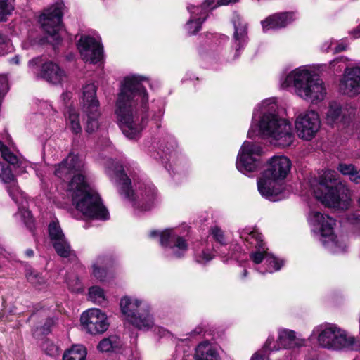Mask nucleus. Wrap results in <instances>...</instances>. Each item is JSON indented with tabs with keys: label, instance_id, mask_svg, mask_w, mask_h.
<instances>
[{
	"label": "nucleus",
	"instance_id": "nucleus-1",
	"mask_svg": "<svg viewBox=\"0 0 360 360\" xmlns=\"http://www.w3.org/2000/svg\"><path fill=\"white\" fill-rule=\"evenodd\" d=\"M141 77H126L120 86L116 101L115 113L124 134L129 139H136L145 125V117L139 116L138 106L143 114L147 110L148 96L141 82Z\"/></svg>",
	"mask_w": 360,
	"mask_h": 360
},
{
	"label": "nucleus",
	"instance_id": "nucleus-2",
	"mask_svg": "<svg viewBox=\"0 0 360 360\" xmlns=\"http://www.w3.org/2000/svg\"><path fill=\"white\" fill-rule=\"evenodd\" d=\"M260 115L257 127L258 134L271 144L279 147L290 146L295 139L290 122L278 113L275 98L264 100L259 105Z\"/></svg>",
	"mask_w": 360,
	"mask_h": 360
},
{
	"label": "nucleus",
	"instance_id": "nucleus-3",
	"mask_svg": "<svg viewBox=\"0 0 360 360\" xmlns=\"http://www.w3.org/2000/svg\"><path fill=\"white\" fill-rule=\"evenodd\" d=\"M281 86L283 89L293 86L298 97L313 105L324 101L328 93L325 82L305 67L291 71L281 82Z\"/></svg>",
	"mask_w": 360,
	"mask_h": 360
},
{
	"label": "nucleus",
	"instance_id": "nucleus-4",
	"mask_svg": "<svg viewBox=\"0 0 360 360\" xmlns=\"http://www.w3.org/2000/svg\"><path fill=\"white\" fill-rule=\"evenodd\" d=\"M291 166V162L286 156L272 157L269 161L267 169L257 180L260 194L271 201L285 198L283 180L290 172Z\"/></svg>",
	"mask_w": 360,
	"mask_h": 360
},
{
	"label": "nucleus",
	"instance_id": "nucleus-5",
	"mask_svg": "<svg viewBox=\"0 0 360 360\" xmlns=\"http://www.w3.org/2000/svg\"><path fill=\"white\" fill-rule=\"evenodd\" d=\"M68 191L76 209L86 217L105 220L109 213L103 206L96 191L91 188L82 176H76L70 182Z\"/></svg>",
	"mask_w": 360,
	"mask_h": 360
},
{
	"label": "nucleus",
	"instance_id": "nucleus-6",
	"mask_svg": "<svg viewBox=\"0 0 360 360\" xmlns=\"http://www.w3.org/2000/svg\"><path fill=\"white\" fill-rule=\"evenodd\" d=\"M311 183L315 197L323 205L330 207L346 209L349 204L348 189L340 182L333 170H326Z\"/></svg>",
	"mask_w": 360,
	"mask_h": 360
},
{
	"label": "nucleus",
	"instance_id": "nucleus-7",
	"mask_svg": "<svg viewBox=\"0 0 360 360\" xmlns=\"http://www.w3.org/2000/svg\"><path fill=\"white\" fill-rule=\"evenodd\" d=\"M105 167L108 176L120 185V193L134 202L136 208L148 210L152 207L156 195L155 188L153 185L141 184L134 193V191L130 189L131 181L124 173L121 165L110 159L106 161Z\"/></svg>",
	"mask_w": 360,
	"mask_h": 360
},
{
	"label": "nucleus",
	"instance_id": "nucleus-8",
	"mask_svg": "<svg viewBox=\"0 0 360 360\" xmlns=\"http://www.w3.org/2000/svg\"><path fill=\"white\" fill-rule=\"evenodd\" d=\"M120 305L126 320L139 330L147 331L153 329L162 336L167 333L163 328L155 325L150 307L146 302L124 297L120 300Z\"/></svg>",
	"mask_w": 360,
	"mask_h": 360
},
{
	"label": "nucleus",
	"instance_id": "nucleus-9",
	"mask_svg": "<svg viewBox=\"0 0 360 360\" xmlns=\"http://www.w3.org/2000/svg\"><path fill=\"white\" fill-rule=\"evenodd\" d=\"M311 336L316 339L319 346L328 349H352L356 343L352 335L329 323L316 326Z\"/></svg>",
	"mask_w": 360,
	"mask_h": 360
},
{
	"label": "nucleus",
	"instance_id": "nucleus-10",
	"mask_svg": "<svg viewBox=\"0 0 360 360\" xmlns=\"http://www.w3.org/2000/svg\"><path fill=\"white\" fill-rule=\"evenodd\" d=\"M308 221L314 232L320 235V241L323 246L333 253H340L345 250L346 244L337 239L333 233L335 220L319 210H311L308 216Z\"/></svg>",
	"mask_w": 360,
	"mask_h": 360
},
{
	"label": "nucleus",
	"instance_id": "nucleus-11",
	"mask_svg": "<svg viewBox=\"0 0 360 360\" xmlns=\"http://www.w3.org/2000/svg\"><path fill=\"white\" fill-rule=\"evenodd\" d=\"M63 4L56 2L45 9L39 17V22L46 33V40L53 46L59 44L62 38V17Z\"/></svg>",
	"mask_w": 360,
	"mask_h": 360
},
{
	"label": "nucleus",
	"instance_id": "nucleus-12",
	"mask_svg": "<svg viewBox=\"0 0 360 360\" xmlns=\"http://www.w3.org/2000/svg\"><path fill=\"white\" fill-rule=\"evenodd\" d=\"M295 127L299 138L309 141L321 127V120L317 112L307 110L300 112L295 119Z\"/></svg>",
	"mask_w": 360,
	"mask_h": 360
},
{
	"label": "nucleus",
	"instance_id": "nucleus-13",
	"mask_svg": "<svg viewBox=\"0 0 360 360\" xmlns=\"http://www.w3.org/2000/svg\"><path fill=\"white\" fill-rule=\"evenodd\" d=\"M262 148L254 143L245 141L242 145L236 160V167L242 173L255 171L259 165V157Z\"/></svg>",
	"mask_w": 360,
	"mask_h": 360
},
{
	"label": "nucleus",
	"instance_id": "nucleus-14",
	"mask_svg": "<svg viewBox=\"0 0 360 360\" xmlns=\"http://www.w3.org/2000/svg\"><path fill=\"white\" fill-rule=\"evenodd\" d=\"M84 162L78 155L70 153L68 156L60 164L56 165L55 175L65 180L71 179L70 182L76 176H82L85 181Z\"/></svg>",
	"mask_w": 360,
	"mask_h": 360
},
{
	"label": "nucleus",
	"instance_id": "nucleus-15",
	"mask_svg": "<svg viewBox=\"0 0 360 360\" xmlns=\"http://www.w3.org/2000/svg\"><path fill=\"white\" fill-rule=\"evenodd\" d=\"M80 321L84 329L91 334L102 333L109 326L107 316L99 309L93 308L83 312Z\"/></svg>",
	"mask_w": 360,
	"mask_h": 360
},
{
	"label": "nucleus",
	"instance_id": "nucleus-16",
	"mask_svg": "<svg viewBox=\"0 0 360 360\" xmlns=\"http://www.w3.org/2000/svg\"><path fill=\"white\" fill-rule=\"evenodd\" d=\"M150 236L151 238L160 236V245L170 248L176 257L184 256L188 250V244L186 240L179 236L176 231L172 229H166L160 233L153 231L150 233Z\"/></svg>",
	"mask_w": 360,
	"mask_h": 360
},
{
	"label": "nucleus",
	"instance_id": "nucleus-17",
	"mask_svg": "<svg viewBox=\"0 0 360 360\" xmlns=\"http://www.w3.org/2000/svg\"><path fill=\"white\" fill-rule=\"evenodd\" d=\"M42 61L41 57L33 58L29 61V67L34 68L41 65L40 77L49 83L59 84L66 80V73L58 65L51 61L42 63Z\"/></svg>",
	"mask_w": 360,
	"mask_h": 360
},
{
	"label": "nucleus",
	"instance_id": "nucleus-18",
	"mask_svg": "<svg viewBox=\"0 0 360 360\" xmlns=\"http://www.w3.org/2000/svg\"><path fill=\"white\" fill-rule=\"evenodd\" d=\"M339 90L349 96L360 94V65L345 69L340 80Z\"/></svg>",
	"mask_w": 360,
	"mask_h": 360
},
{
	"label": "nucleus",
	"instance_id": "nucleus-19",
	"mask_svg": "<svg viewBox=\"0 0 360 360\" xmlns=\"http://www.w3.org/2000/svg\"><path fill=\"white\" fill-rule=\"evenodd\" d=\"M77 46L82 58L85 62L95 64L101 60L103 48L95 39L88 36H82Z\"/></svg>",
	"mask_w": 360,
	"mask_h": 360
},
{
	"label": "nucleus",
	"instance_id": "nucleus-20",
	"mask_svg": "<svg viewBox=\"0 0 360 360\" xmlns=\"http://www.w3.org/2000/svg\"><path fill=\"white\" fill-rule=\"evenodd\" d=\"M273 343H271V348L274 351L278 350L281 348L293 349L305 346L306 340L300 336H297L295 331L283 329L278 332V340L274 342L272 338H270Z\"/></svg>",
	"mask_w": 360,
	"mask_h": 360
},
{
	"label": "nucleus",
	"instance_id": "nucleus-21",
	"mask_svg": "<svg viewBox=\"0 0 360 360\" xmlns=\"http://www.w3.org/2000/svg\"><path fill=\"white\" fill-rule=\"evenodd\" d=\"M187 8L191 13V18L187 22L186 28L190 34H194L200 30L201 25L206 18V11L201 8L200 13L198 12L200 8L193 5L188 6Z\"/></svg>",
	"mask_w": 360,
	"mask_h": 360
},
{
	"label": "nucleus",
	"instance_id": "nucleus-22",
	"mask_svg": "<svg viewBox=\"0 0 360 360\" xmlns=\"http://www.w3.org/2000/svg\"><path fill=\"white\" fill-rule=\"evenodd\" d=\"M293 20L292 13H282L269 16L262 23L264 31L285 27Z\"/></svg>",
	"mask_w": 360,
	"mask_h": 360
},
{
	"label": "nucleus",
	"instance_id": "nucleus-23",
	"mask_svg": "<svg viewBox=\"0 0 360 360\" xmlns=\"http://www.w3.org/2000/svg\"><path fill=\"white\" fill-rule=\"evenodd\" d=\"M195 360H220L217 348L208 341L200 342L195 348Z\"/></svg>",
	"mask_w": 360,
	"mask_h": 360
},
{
	"label": "nucleus",
	"instance_id": "nucleus-24",
	"mask_svg": "<svg viewBox=\"0 0 360 360\" xmlns=\"http://www.w3.org/2000/svg\"><path fill=\"white\" fill-rule=\"evenodd\" d=\"M96 87L93 83H88L82 89V110L93 109V105L99 108L96 97Z\"/></svg>",
	"mask_w": 360,
	"mask_h": 360
},
{
	"label": "nucleus",
	"instance_id": "nucleus-25",
	"mask_svg": "<svg viewBox=\"0 0 360 360\" xmlns=\"http://www.w3.org/2000/svg\"><path fill=\"white\" fill-rule=\"evenodd\" d=\"M0 179L4 183L10 184L7 188L8 192L13 200L18 202V198H15L14 192H18L19 188L16 184L15 176L10 167L3 163H0Z\"/></svg>",
	"mask_w": 360,
	"mask_h": 360
},
{
	"label": "nucleus",
	"instance_id": "nucleus-26",
	"mask_svg": "<svg viewBox=\"0 0 360 360\" xmlns=\"http://www.w3.org/2000/svg\"><path fill=\"white\" fill-rule=\"evenodd\" d=\"M14 195L18 198V202L16 200L14 201L21 205V207H19V211L16 216L20 217L28 229H32L34 226V221L31 212L25 207V204L27 203V200L24 198L23 193L18 189V192H14Z\"/></svg>",
	"mask_w": 360,
	"mask_h": 360
},
{
	"label": "nucleus",
	"instance_id": "nucleus-27",
	"mask_svg": "<svg viewBox=\"0 0 360 360\" xmlns=\"http://www.w3.org/2000/svg\"><path fill=\"white\" fill-rule=\"evenodd\" d=\"M86 116L85 130L87 133L91 134L96 131L99 127V117L101 115L99 108H96L93 105V109L82 110Z\"/></svg>",
	"mask_w": 360,
	"mask_h": 360
},
{
	"label": "nucleus",
	"instance_id": "nucleus-28",
	"mask_svg": "<svg viewBox=\"0 0 360 360\" xmlns=\"http://www.w3.org/2000/svg\"><path fill=\"white\" fill-rule=\"evenodd\" d=\"M342 114V117L341 118V120L343 122L344 124L352 120V117L354 116V113L353 112V110H352L351 112H349L348 117H347L345 112L342 110V108L338 103H331L330 104L329 109L327 112V120L330 124L338 122Z\"/></svg>",
	"mask_w": 360,
	"mask_h": 360
},
{
	"label": "nucleus",
	"instance_id": "nucleus-29",
	"mask_svg": "<svg viewBox=\"0 0 360 360\" xmlns=\"http://www.w3.org/2000/svg\"><path fill=\"white\" fill-rule=\"evenodd\" d=\"M66 127L73 134H79L82 132L79 115L75 108H69L65 115Z\"/></svg>",
	"mask_w": 360,
	"mask_h": 360
},
{
	"label": "nucleus",
	"instance_id": "nucleus-30",
	"mask_svg": "<svg viewBox=\"0 0 360 360\" xmlns=\"http://www.w3.org/2000/svg\"><path fill=\"white\" fill-rule=\"evenodd\" d=\"M235 33L234 40L236 53L243 46L246 42L247 26L245 23L234 22Z\"/></svg>",
	"mask_w": 360,
	"mask_h": 360
},
{
	"label": "nucleus",
	"instance_id": "nucleus-31",
	"mask_svg": "<svg viewBox=\"0 0 360 360\" xmlns=\"http://www.w3.org/2000/svg\"><path fill=\"white\" fill-rule=\"evenodd\" d=\"M86 351L84 346L78 345L67 350L63 354V360H85Z\"/></svg>",
	"mask_w": 360,
	"mask_h": 360
},
{
	"label": "nucleus",
	"instance_id": "nucleus-32",
	"mask_svg": "<svg viewBox=\"0 0 360 360\" xmlns=\"http://www.w3.org/2000/svg\"><path fill=\"white\" fill-rule=\"evenodd\" d=\"M240 238L248 242L250 244L257 247H262V244L264 243L262 240V236L257 230H250L245 229L240 232Z\"/></svg>",
	"mask_w": 360,
	"mask_h": 360
},
{
	"label": "nucleus",
	"instance_id": "nucleus-33",
	"mask_svg": "<svg viewBox=\"0 0 360 360\" xmlns=\"http://www.w3.org/2000/svg\"><path fill=\"white\" fill-rule=\"evenodd\" d=\"M52 245L57 254L62 257H68L72 252L71 246L65 237L53 240Z\"/></svg>",
	"mask_w": 360,
	"mask_h": 360
},
{
	"label": "nucleus",
	"instance_id": "nucleus-34",
	"mask_svg": "<svg viewBox=\"0 0 360 360\" xmlns=\"http://www.w3.org/2000/svg\"><path fill=\"white\" fill-rule=\"evenodd\" d=\"M120 346V340L117 336L113 335L103 339L98 345V349L103 352H108L118 348Z\"/></svg>",
	"mask_w": 360,
	"mask_h": 360
},
{
	"label": "nucleus",
	"instance_id": "nucleus-35",
	"mask_svg": "<svg viewBox=\"0 0 360 360\" xmlns=\"http://www.w3.org/2000/svg\"><path fill=\"white\" fill-rule=\"evenodd\" d=\"M271 343H273L272 340L268 338L262 348L256 352L250 360H270L269 354L271 352L274 351V348H271Z\"/></svg>",
	"mask_w": 360,
	"mask_h": 360
},
{
	"label": "nucleus",
	"instance_id": "nucleus-36",
	"mask_svg": "<svg viewBox=\"0 0 360 360\" xmlns=\"http://www.w3.org/2000/svg\"><path fill=\"white\" fill-rule=\"evenodd\" d=\"M89 297L92 302L98 304L105 300L104 291L98 286H93L89 289Z\"/></svg>",
	"mask_w": 360,
	"mask_h": 360
},
{
	"label": "nucleus",
	"instance_id": "nucleus-37",
	"mask_svg": "<svg viewBox=\"0 0 360 360\" xmlns=\"http://www.w3.org/2000/svg\"><path fill=\"white\" fill-rule=\"evenodd\" d=\"M0 153L4 160L9 164L15 165L18 163V157L12 153L10 149L0 141Z\"/></svg>",
	"mask_w": 360,
	"mask_h": 360
},
{
	"label": "nucleus",
	"instance_id": "nucleus-38",
	"mask_svg": "<svg viewBox=\"0 0 360 360\" xmlns=\"http://www.w3.org/2000/svg\"><path fill=\"white\" fill-rule=\"evenodd\" d=\"M265 264L267 265L266 271L272 273L278 271L283 266V262L269 253L266 255Z\"/></svg>",
	"mask_w": 360,
	"mask_h": 360
},
{
	"label": "nucleus",
	"instance_id": "nucleus-39",
	"mask_svg": "<svg viewBox=\"0 0 360 360\" xmlns=\"http://www.w3.org/2000/svg\"><path fill=\"white\" fill-rule=\"evenodd\" d=\"M26 277L27 281L35 286H40L46 283V279L39 272L32 269L27 271Z\"/></svg>",
	"mask_w": 360,
	"mask_h": 360
},
{
	"label": "nucleus",
	"instance_id": "nucleus-40",
	"mask_svg": "<svg viewBox=\"0 0 360 360\" xmlns=\"http://www.w3.org/2000/svg\"><path fill=\"white\" fill-rule=\"evenodd\" d=\"M255 248L257 250L250 254V259L257 264H260L262 261L265 262L266 255L269 254L265 248V244H262V247L257 245V247Z\"/></svg>",
	"mask_w": 360,
	"mask_h": 360
},
{
	"label": "nucleus",
	"instance_id": "nucleus-41",
	"mask_svg": "<svg viewBox=\"0 0 360 360\" xmlns=\"http://www.w3.org/2000/svg\"><path fill=\"white\" fill-rule=\"evenodd\" d=\"M49 232L51 241L65 237L58 221H53L49 226Z\"/></svg>",
	"mask_w": 360,
	"mask_h": 360
},
{
	"label": "nucleus",
	"instance_id": "nucleus-42",
	"mask_svg": "<svg viewBox=\"0 0 360 360\" xmlns=\"http://www.w3.org/2000/svg\"><path fill=\"white\" fill-rule=\"evenodd\" d=\"M13 10L12 0H0V21L6 20Z\"/></svg>",
	"mask_w": 360,
	"mask_h": 360
},
{
	"label": "nucleus",
	"instance_id": "nucleus-43",
	"mask_svg": "<svg viewBox=\"0 0 360 360\" xmlns=\"http://www.w3.org/2000/svg\"><path fill=\"white\" fill-rule=\"evenodd\" d=\"M338 169L342 174L348 176L352 181L358 170L351 164H340Z\"/></svg>",
	"mask_w": 360,
	"mask_h": 360
},
{
	"label": "nucleus",
	"instance_id": "nucleus-44",
	"mask_svg": "<svg viewBox=\"0 0 360 360\" xmlns=\"http://www.w3.org/2000/svg\"><path fill=\"white\" fill-rule=\"evenodd\" d=\"M42 348L45 353L50 356H57L59 354V348L53 342L46 340L43 345Z\"/></svg>",
	"mask_w": 360,
	"mask_h": 360
},
{
	"label": "nucleus",
	"instance_id": "nucleus-45",
	"mask_svg": "<svg viewBox=\"0 0 360 360\" xmlns=\"http://www.w3.org/2000/svg\"><path fill=\"white\" fill-rule=\"evenodd\" d=\"M102 264L101 259L97 260L96 263L93 265V274L94 276L100 281H103L106 277V269L101 266Z\"/></svg>",
	"mask_w": 360,
	"mask_h": 360
},
{
	"label": "nucleus",
	"instance_id": "nucleus-46",
	"mask_svg": "<svg viewBox=\"0 0 360 360\" xmlns=\"http://www.w3.org/2000/svg\"><path fill=\"white\" fill-rule=\"evenodd\" d=\"M211 233L213 238L219 244L225 245L226 243L224 232L218 227L215 226L211 229Z\"/></svg>",
	"mask_w": 360,
	"mask_h": 360
},
{
	"label": "nucleus",
	"instance_id": "nucleus-47",
	"mask_svg": "<svg viewBox=\"0 0 360 360\" xmlns=\"http://www.w3.org/2000/svg\"><path fill=\"white\" fill-rule=\"evenodd\" d=\"M10 41L7 37L0 32V54L4 55L10 51Z\"/></svg>",
	"mask_w": 360,
	"mask_h": 360
},
{
	"label": "nucleus",
	"instance_id": "nucleus-48",
	"mask_svg": "<svg viewBox=\"0 0 360 360\" xmlns=\"http://www.w3.org/2000/svg\"><path fill=\"white\" fill-rule=\"evenodd\" d=\"M213 256L207 252L202 251L200 254L195 256V260L198 263L204 264L210 261Z\"/></svg>",
	"mask_w": 360,
	"mask_h": 360
},
{
	"label": "nucleus",
	"instance_id": "nucleus-49",
	"mask_svg": "<svg viewBox=\"0 0 360 360\" xmlns=\"http://www.w3.org/2000/svg\"><path fill=\"white\" fill-rule=\"evenodd\" d=\"M214 3V0H205V2L201 6H198L197 7L201 8H205L206 11V13H207L208 8L211 7L212 8H214L216 6H213ZM198 12L200 13V9L198 10Z\"/></svg>",
	"mask_w": 360,
	"mask_h": 360
},
{
	"label": "nucleus",
	"instance_id": "nucleus-50",
	"mask_svg": "<svg viewBox=\"0 0 360 360\" xmlns=\"http://www.w3.org/2000/svg\"><path fill=\"white\" fill-rule=\"evenodd\" d=\"M335 44V41L333 39H329L326 41L321 46V49L323 51L328 52L330 50H332V46Z\"/></svg>",
	"mask_w": 360,
	"mask_h": 360
},
{
	"label": "nucleus",
	"instance_id": "nucleus-51",
	"mask_svg": "<svg viewBox=\"0 0 360 360\" xmlns=\"http://www.w3.org/2000/svg\"><path fill=\"white\" fill-rule=\"evenodd\" d=\"M55 323V321L53 319H48L46 321L44 326L41 328V331L43 333H46L49 331L50 327L53 326Z\"/></svg>",
	"mask_w": 360,
	"mask_h": 360
},
{
	"label": "nucleus",
	"instance_id": "nucleus-52",
	"mask_svg": "<svg viewBox=\"0 0 360 360\" xmlns=\"http://www.w3.org/2000/svg\"><path fill=\"white\" fill-rule=\"evenodd\" d=\"M347 47V45L345 43H344V42L338 43L333 49L334 53H337L346 50Z\"/></svg>",
	"mask_w": 360,
	"mask_h": 360
},
{
	"label": "nucleus",
	"instance_id": "nucleus-53",
	"mask_svg": "<svg viewBox=\"0 0 360 360\" xmlns=\"http://www.w3.org/2000/svg\"><path fill=\"white\" fill-rule=\"evenodd\" d=\"M349 34L354 39L359 38L360 37V25L356 28L352 30L349 32Z\"/></svg>",
	"mask_w": 360,
	"mask_h": 360
},
{
	"label": "nucleus",
	"instance_id": "nucleus-54",
	"mask_svg": "<svg viewBox=\"0 0 360 360\" xmlns=\"http://www.w3.org/2000/svg\"><path fill=\"white\" fill-rule=\"evenodd\" d=\"M238 0H219L217 1V6H226L229 4L235 3Z\"/></svg>",
	"mask_w": 360,
	"mask_h": 360
},
{
	"label": "nucleus",
	"instance_id": "nucleus-55",
	"mask_svg": "<svg viewBox=\"0 0 360 360\" xmlns=\"http://www.w3.org/2000/svg\"><path fill=\"white\" fill-rule=\"evenodd\" d=\"M203 332V328L202 327H197L192 331V335H195L196 334L200 335Z\"/></svg>",
	"mask_w": 360,
	"mask_h": 360
},
{
	"label": "nucleus",
	"instance_id": "nucleus-56",
	"mask_svg": "<svg viewBox=\"0 0 360 360\" xmlns=\"http://www.w3.org/2000/svg\"><path fill=\"white\" fill-rule=\"evenodd\" d=\"M353 182L355 184H360V169L357 170V172H356V176L353 177Z\"/></svg>",
	"mask_w": 360,
	"mask_h": 360
},
{
	"label": "nucleus",
	"instance_id": "nucleus-57",
	"mask_svg": "<svg viewBox=\"0 0 360 360\" xmlns=\"http://www.w3.org/2000/svg\"><path fill=\"white\" fill-rule=\"evenodd\" d=\"M10 61L12 63L18 65L20 62V57L18 56H15V57L12 58Z\"/></svg>",
	"mask_w": 360,
	"mask_h": 360
},
{
	"label": "nucleus",
	"instance_id": "nucleus-58",
	"mask_svg": "<svg viewBox=\"0 0 360 360\" xmlns=\"http://www.w3.org/2000/svg\"><path fill=\"white\" fill-rule=\"evenodd\" d=\"M25 253L27 257H32L34 255V251L32 249H27Z\"/></svg>",
	"mask_w": 360,
	"mask_h": 360
},
{
	"label": "nucleus",
	"instance_id": "nucleus-59",
	"mask_svg": "<svg viewBox=\"0 0 360 360\" xmlns=\"http://www.w3.org/2000/svg\"><path fill=\"white\" fill-rule=\"evenodd\" d=\"M68 285L69 288H71V290H73V291H77V290H79V288H77V287H76V288H73V287H72V286L70 285V283H68Z\"/></svg>",
	"mask_w": 360,
	"mask_h": 360
},
{
	"label": "nucleus",
	"instance_id": "nucleus-60",
	"mask_svg": "<svg viewBox=\"0 0 360 360\" xmlns=\"http://www.w3.org/2000/svg\"><path fill=\"white\" fill-rule=\"evenodd\" d=\"M252 130H253V129H252V127H251V129H250V131H248V137H252Z\"/></svg>",
	"mask_w": 360,
	"mask_h": 360
},
{
	"label": "nucleus",
	"instance_id": "nucleus-61",
	"mask_svg": "<svg viewBox=\"0 0 360 360\" xmlns=\"http://www.w3.org/2000/svg\"><path fill=\"white\" fill-rule=\"evenodd\" d=\"M247 274H248L247 270H244L243 276H247Z\"/></svg>",
	"mask_w": 360,
	"mask_h": 360
},
{
	"label": "nucleus",
	"instance_id": "nucleus-62",
	"mask_svg": "<svg viewBox=\"0 0 360 360\" xmlns=\"http://www.w3.org/2000/svg\"><path fill=\"white\" fill-rule=\"evenodd\" d=\"M339 60H340V59H338H338H336V60H333V62L331 63V64H333V63H335V62H338V61H339Z\"/></svg>",
	"mask_w": 360,
	"mask_h": 360
}]
</instances>
